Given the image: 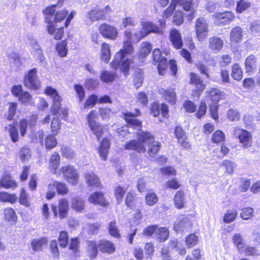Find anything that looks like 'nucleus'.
I'll list each match as a JSON object with an SVG mask.
<instances>
[{
  "mask_svg": "<svg viewBox=\"0 0 260 260\" xmlns=\"http://www.w3.org/2000/svg\"><path fill=\"white\" fill-rule=\"evenodd\" d=\"M137 140H133L125 144V148L127 150H134L138 152H146L145 146H149L148 153L153 156L160 149L159 142L154 140V137L149 132H142L137 134Z\"/></svg>",
  "mask_w": 260,
  "mask_h": 260,
  "instance_id": "1",
  "label": "nucleus"
},
{
  "mask_svg": "<svg viewBox=\"0 0 260 260\" xmlns=\"http://www.w3.org/2000/svg\"><path fill=\"white\" fill-rule=\"evenodd\" d=\"M134 48L131 42L129 40L125 41L123 43V49L117 52L115 56L112 63V67L115 69L120 68L124 75H126L132 63V60L126 57V55L132 54Z\"/></svg>",
  "mask_w": 260,
  "mask_h": 260,
  "instance_id": "2",
  "label": "nucleus"
},
{
  "mask_svg": "<svg viewBox=\"0 0 260 260\" xmlns=\"http://www.w3.org/2000/svg\"><path fill=\"white\" fill-rule=\"evenodd\" d=\"M113 12V10L109 5H106L103 9L95 7L87 12L86 15V23L91 24L95 21L106 20Z\"/></svg>",
  "mask_w": 260,
  "mask_h": 260,
  "instance_id": "3",
  "label": "nucleus"
},
{
  "mask_svg": "<svg viewBox=\"0 0 260 260\" xmlns=\"http://www.w3.org/2000/svg\"><path fill=\"white\" fill-rule=\"evenodd\" d=\"M195 31L197 40L203 42L206 40L208 36V23L207 20L203 17H199L196 21Z\"/></svg>",
  "mask_w": 260,
  "mask_h": 260,
  "instance_id": "4",
  "label": "nucleus"
},
{
  "mask_svg": "<svg viewBox=\"0 0 260 260\" xmlns=\"http://www.w3.org/2000/svg\"><path fill=\"white\" fill-rule=\"evenodd\" d=\"M142 30L139 32L134 34L139 41L141 39L148 36L150 33L162 34V30L152 22L147 21L142 22Z\"/></svg>",
  "mask_w": 260,
  "mask_h": 260,
  "instance_id": "5",
  "label": "nucleus"
},
{
  "mask_svg": "<svg viewBox=\"0 0 260 260\" xmlns=\"http://www.w3.org/2000/svg\"><path fill=\"white\" fill-rule=\"evenodd\" d=\"M37 70L34 68L30 70L25 75L24 79V85L28 88L38 89L40 87V81L37 76Z\"/></svg>",
  "mask_w": 260,
  "mask_h": 260,
  "instance_id": "6",
  "label": "nucleus"
},
{
  "mask_svg": "<svg viewBox=\"0 0 260 260\" xmlns=\"http://www.w3.org/2000/svg\"><path fill=\"white\" fill-rule=\"evenodd\" d=\"M235 15L231 11L215 13L212 15L214 23L217 25L229 24L235 18Z\"/></svg>",
  "mask_w": 260,
  "mask_h": 260,
  "instance_id": "7",
  "label": "nucleus"
},
{
  "mask_svg": "<svg viewBox=\"0 0 260 260\" xmlns=\"http://www.w3.org/2000/svg\"><path fill=\"white\" fill-rule=\"evenodd\" d=\"M235 137L239 138L240 142L242 144L243 147L246 148L250 147L252 143V137L247 131L236 127L233 131Z\"/></svg>",
  "mask_w": 260,
  "mask_h": 260,
  "instance_id": "8",
  "label": "nucleus"
},
{
  "mask_svg": "<svg viewBox=\"0 0 260 260\" xmlns=\"http://www.w3.org/2000/svg\"><path fill=\"white\" fill-rule=\"evenodd\" d=\"M99 32L104 38L112 40H116L118 35V31L116 27L107 23L100 25Z\"/></svg>",
  "mask_w": 260,
  "mask_h": 260,
  "instance_id": "9",
  "label": "nucleus"
},
{
  "mask_svg": "<svg viewBox=\"0 0 260 260\" xmlns=\"http://www.w3.org/2000/svg\"><path fill=\"white\" fill-rule=\"evenodd\" d=\"M61 171L68 182L73 185H76L79 181V175L76 169L72 166L62 167Z\"/></svg>",
  "mask_w": 260,
  "mask_h": 260,
  "instance_id": "10",
  "label": "nucleus"
},
{
  "mask_svg": "<svg viewBox=\"0 0 260 260\" xmlns=\"http://www.w3.org/2000/svg\"><path fill=\"white\" fill-rule=\"evenodd\" d=\"M124 119L129 126L139 129L141 127V122L135 117L140 115L138 109H136L135 112H126L123 114Z\"/></svg>",
  "mask_w": 260,
  "mask_h": 260,
  "instance_id": "11",
  "label": "nucleus"
},
{
  "mask_svg": "<svg viewBox=\"0 0 260 260\" xmlns=\"http://www.w3.org/2000/svg\"><path fill=\"white\" fill-rule=\"evenodd\" d=\"M191 227L190 220L187 217L178 218L174 223V229L177 232L187 231Z\"/></svg>",
  "mask_w": 260,
  "mask_h": 260,
  "instance_id": "12",
  "label": "nucleus"
},
{
  "mask_svg": "<svg viewBox=\"0 0 260 260\" xmlns=\"http://www.w3.org/2000/svg\"><path fill=\"white\" fill-rule=\"evenodd\" d=\"M173 3L176 5H178L184 11H189V19L191 20L193 19L194 15V10L193 9L192 0H173Z\"/></svg>",
  "mask_w": 260,
  "mask_h": 260,
  "instance_id": "13",
  "label": "nucleus"
},
{
  "mask_svg": "<svg viewBox=\"0 0 260 260\" xmlns=\"http://www.w3.org/2000/svg\"><path fill=\"white\" fill-rule=\"evenodd\" d=\"M85 179L88 186L91 188H100L101 181L99 177L92 171L85 173Z\"/></svg>",
  "mask_w": 260,
  "mask_h": 260,
  "instance_id": "14",
  "label": "nucleus"
},
{
  "mask_svg": "<svg viewBox=\"0 0 260 260\" xmlns=\"http://www.w3.org/2000/svg\"><path fill=\"white\" fill-rule=\"evenodd\" d=\"M169 38L173 46L176 49H179L183 46V42L180 33L175 28L170 30Z\"/></svg>",
  "mask_w": 260,
  "mask_h": 260,
  "instance_id": "15",
  "label": "nucleus"
},
{
  "mask_svg": "<svg viewBox=\"0 0 260 260\" xmlns=\"http://www.w3.org/2000/svg\"><path fill=\"white\" fill-rule=\"evenodd\" d=\"M190 84L196 87L198 94L200 95L205 88V85L203 83V80L199 75L193 73L190 74Z\"/></svg>",
  "mask_w": 260,
  "mask_h": 260,
  "instance_id": "16",
  "label": "nucleus"
},
{
  "mask_svg": "<svg viewBox=\"0 0 260 260\" xmlns=\"http://www.w3.org/2000/svg\"><path fill=\"white\" fill-rule=\"evenodd\" d=\"M175 135L178 139V143L184 148L189 147V144L186 141L187 138L182 128L180 126L176 127L174 131Z\"/></svg>",
  "mask_w": 260,
  "mask_h": 260,
  "instance_id": "17",
  "label": "nucleus"
},
{
  "mask_svg": "<svg viewBox=\"0 0 260 260\" xmlns=\"http://www.w3.org/2000/svg\"><path fill=\"white\" fill-rule=\"evenodd\" d=\"M257 58L254 55L248 56L245 60V66L246 73L252 75L256 68Z\"/></svg>",
  "mask_w": 260,
  "mask_h": 260,
  "instance_id": "18",
  "label": "nucleus"
},
{
  "mask_svg": "<svg viewBox=\"0 0 260 260\" xmlns=\"http://www.w3.org/2000/svg\"><path fill=\"white\" fill-rule=\"evenodd\" d=\"M159 92L167 101L172 104H175L176 95L174 89L169 88L165 89L164 88H160L159 89Z\"/></svg>",
  "mask_w": 260,
  "mask_h": 260,
  "instance_id": "19",
  "label": "nucleus"
},
{
  "mask_svg": "<svg viewBox=\"0 0 260 260\" xmlns=\"http://www.w3.org/2000/svg\"><path fill=\"white\" fill-rule=\"evenodd\" d=\"M88 201L90 203L95 205L99 204L103 206H106L108 205L103 194L101 192H95L91 194L88 198Z\"/></svg>",
  "mask_w": 260,
  "mask_h": 260,
  "instance_id": "20",
  "label": "nucleus"
},
{
  "mask_svg": "<svg viewBox=\"0 0 260 260\" xmlns=\"http://www.w3.org/2000/svg\"><path fill=\"white\" fill-rule=\"evenodd\" d=\"M99 248L104 253H113L115 250L114 244L109 241L101 240L99 244Z\"/></svg>",
  "mask_w": 260,
  "mask_h": 260,
  "instance_id": "21",
  "label": "nucleus"
},
{
  "mask_svg": "<svg viewBox=\"0 0 260 260\" xmlns=\"http://www.w3.org/2000/svg\"><path fill=\"white\" fill-rule=\"evenodd\" d=\"M209 48L214 51H219L223 45V41L215 36L211 37L209 39Z\"/></svg>",
  "mask_w": 260,
  "mask_h": 260,
  "instance_id": "22",
  "label": "nucleus"
},
{
  "mask_svg": "<svg viewBox=\"0 0 260 260\" xmlns=\"http://www.w3.org/2000/svg\"><path fill=\"white\" fill-rule=\"evenodd\" d=\"M60 163V156L56 152H54L50 156L49 161V166L52 174L57 173V169Z\"/></svg>",
  "mask_w": 260,
  "mask_h": 260,
  "instance_id": "23",
  "label": "nucleus"
},
{
  "mask_svg": "<svg viewBox=\"0 0 260 260\" xmlns=\"http://www.w3.org/2000/svg\"><path fill=\"white\" fill-rule=\"evenodd\" d=\"M0 186L6 189H14L17 186V184L10 175L4 174L0 181Z\"/></svg>",
  "mask_w": 260,
  "mask_h": 260,
  "instance_id": "24",
  "label": "nucleus"
},
{
  "mask_svg": "<svg viewBox=\"0 0 260 260\" xmlns=\"http://www.w3.org/2000/svg\"><path fill=\"white\" fill-rule=\"evenodd\" d=\"M71 207L76 212L82 213L85 208V201L78 197L73 198L71 203Z\"/></svg>",
  "mask_w": 260,
  "mask_h": 260,
  "instance_id": "25",
  "label": "nucleus"
},
{
  "mask_svg": "<svg viewBox=\"0 0 260 260\" xmlns=\"http://www.w3.org/2000/svg\"><path fill=\"white\" fill-rule=\"evenodd\" d=\"M110 141L108 139H104L101 142L99 148L100 156L103 160L107 159V155L110 148Z\"/></svg>",
  "mask_w": 260,
  "mask_h": 260,
  "instance_id": "26",
  "label": "nucleus"
},
{
  "mask_svg": "<svg viewBox=\"0 0 260 260\" xmlns=\"http://www.w3.org/2000/svg\"><path fill=\"white\" fill-rule=\"evenodd\" d=\"M47 244V239L46 238L34 239L31 243V247L34 251H40L43 247Z\"/></svg>",
  "mask_w": 260,
  "mask_h": 260,
  "instance_id": "27",
  "label": "nucleus"
},
{
  "mask_svg": "<svg viewBox=\"0 0 260 260\" xmlns=\"http://www.w3.org/2000/svg\"><path fill=\"white\" fill-rule=\"evenodd\" d=\"M243 30L239 26L233 28L230 34V39L232 42H239L242 40Z\"/></svg>",
  "mask_w": 260,
  "mask_h": 260,
  "instance_id": "28",
  "label": "nucleus"
},
{
  "mask_svg": "<svg viewBox=\"0 0 260 260\" xmlns=\"http://www.w3.org/2000/svg\"><path fill=\"white\" fill-rule=\"evenodd\" d=\"M101 57L102 60L108 62L111 58V51L109 44L104 43L102 45Z\"/></svg>",
  "mask_w": 260,
  "mask_h": 260,
  "instance_id": "29",
  "label": "nucleus"
},
{
  "mask_svg": "<svg viewBox=\"0 0 260 260\" xmlns=\"http://www.w3.org/2000/svg\"><path fill=\"white\" fill-rule=\"evenodd\" d=\"M174 204L178 209H182L184 205V193L183 191L179 190L176 193L174 199Z\"/></svg>",
  "mask_w": 260,
  "mask_h": 260,
  "instance_id": "30",
  "label": "nucleus"
},
{
  "mask_svg": "<svg viewBox=\"0 0 260 260\" xmlns=\"http://www.w3.org/2000/svg\"><path fill=\"white\" fill-rule=\"evenodd\" d=\"M58 209L60 218H65L67 215L68 211L69 210V203L68 201L64 199L60 200L59 202Z\"/></svg>",
  "mask_w": 260,
  "mask_h": 260,
  "instance_id": "31",
  "label": "nucleus"
},
{
  "mask_svg": "<svg viewBox=\"0 0 260 260\" xmlns=\"http://www.w3.org/2000/svg\"><path fill=\"white\" fill-rule=\"evenodd\" d=\"M231 76L236 80L240 81L242 79L243 72L239 64L235 63L233 65Z\"/></svg>",
  "mask_w": 260,
  "mask_h": 260,
  "instance_id": "32",
  "label": "nucleus"
},
{
  "mask_svg": "<svg viewBox=\"0 0 260 260\" xmlns=\"http://www.w3.org/2000/svg\"><path fill=\"white\" fill-rule=\"evenodd\" d=\"M17 200V196L14 194L9 193L7 192H0V202L15 203Z\"/></svg>",
  "mask_w": 260,
  "mask_h": 260,
  "instance_id": "33",
  "label": "nucleus"
},
{
  "mask_svg": "<svg viewBox=\"0 0 260 260\" xmlns=\"http://www.w3.org/2000/svg\"><path fill=\"white\" fill-rule=\"evenodd\" d=\"M47 31L48 33L54 36L55 40H60L63 35V29L62 27L55 29L52 25L48 26Z\"/></svg>",
  "mask_w": 260,
  "mask_h": 260,
  "instance_id": "34",
  "label": "nucleus"
},
{
  "mask_svg": "<svg viewBox=\"0 0 260 260\" xmlns=\"http://www.w3.org/2000/svg\"><path fill=\"white\" fill-rule=\"evenodd\" d=\"M169 232L166 228H159L157 227L156 231L155 238L158 239L160 241L164 242L169 237Z\"/></svg>",
  "mask_w": 260,
  "mask_h": 260,
  "instance_id": "35",
  "label": "nucleus"
},
{
  "mask_svg": "<svg viewBox=\"0 0 260 260\" xmlns=\"http://www.w3.org/2000/svg\"><path fill=\"white\" fill-rule=\"evenodd\" d=\"M151 50L152 47L150 43L146 42L142 43L139 52L140 56L142 58L145 57L149 54Z\"/></svg>",
  "mask_w": 260,
  "mask_h": 260,
  "instance_id": "36",
  "label": "nucleus"
},
{
  "mask_svg": "<svg viewBox=\"0 0 260 260\" xmlns=\"http://www.w3.org/2000/svg\"><path fill=\"white\" fill-rule=\"evenodd\" d=\"M115 77V73L108 71H103L101 73L100 78L104 82L109 83L113 82Z\"/></svg>",
  "mask_w": 260,
  "mask_h": 260,
  "instance_id": "37",
  "label": "nucleus"
},
{
  "mask_svg": "<svg viewBox=\"0 0 260 260\" xmlns=\"http://www.w3.org/2000/svg\"><path fill=\"white\" fill-rule=\"evenodd\" d=\"M238 215V212L236 210H229L223 216V221L229 223L234 221Z\"/></svg>",
  "mask_w": 260,
  "mask_h": 260,
  "instance_id": "38",
  "label": "nucleus"
},
{
  "mask_svg": "<svg viewBox=\"0 0 260 260\" xmlns=\"http://www.w3.org/2000/svg\"><path fill=\"white\" fill-rule=\"evenodd\" d=\"M5 220L9 222H15L17 220V216L14 210L11 208H6L4 210Z\"/></svg>",
  "mask_w": 260,
  "mask_h": 260,
  "instance_id": "39",
  "label": "nucleus"
},
{
  "mask_svg": "<svg viewBox=\"0 0 260 260\" xmlns=\"http://www.w3.org/2000/svg\"><path fill=\"white\" fill-rule=\"evenodd\" d=\"M52 184L54 188L56 189L58 194L64 195L68 193L69 190L66 184L58 181H55Z\"/></svg>",
  "mask_w": 260,
  "mask_h": 260,
  "instance_id": "40",
  "label": "nucleus"
},
{
  "mask_svg": "<svg viewBox=\"0 0 260 260\" xmlns=\"http://www.w3.org/2000/svg\"><path fill=\"white\" fill-rule=\"evenodd\" d=\"M251 6V3L245 0H240L237 5L236 11L238 13H241L248 9Z\"/></svg>",
  "mask_w": 260,
  "mask_h": 260,
  "instance_id": "41",
  "label": "nucleus"
},
{
  "mask_svg": "<svg viewBox=\"0 0 260 260\" xmlns=\"http://www.w3.org/2000/svg\"><path fill=\"white\" fill-rule=\"evenodd\" d=\"M52 99L53 103L51 107V111L53 114H56L58 112V110L60 108L61 99L58 94Z\"/></svg>",
  "mask_w": 260,
  "mask_h": 260,
  "instance_id": "42",
  "label": "nucleus"
},
{
  "mask_svg": "<svg viewBox=\"0 0 260 260\" xmlns=\"http://www.w3.org/2000/svg\"><path fill=\"white\" fill-rule=\"evenodd\" d=\"M45 146L47 149H52L57 145V140L51 135H48L45 139Z\"/></svg>",
  "mask_w": 260,
  "mask_h": 260,
  "instance_id": "43",
  "label": "nucleus"
},
{
  "mask_svg": "<svg viewBox=\"0 0 260 260\" xmlns=\"http://www.w3.org/2000/svg\"><path fill=\"white\" fill-rule=\"evenodd\" d=\"M209 95L210 96L211 100L213 103L217 102L220 99L221 97V92L217 88H213L208 92Z\"/></svg>",
  "mask_w": 260,
  "mask_h": 260,
  "instance_id": "44",
  "label": "nucleus"
},
{
  "mask_svg": "<svg viewBox=\"0 0 260 260\" xmlns=\"http://www.w3.org/2000/svg\"><path fill=\"white\" fill-rule=\"evenodd\" d=\"M145 201L147 205L153 206L158 201V197L154 192H148L145 197Z\"/></svg>",
  "mask_w": 260,
  "mask_h": 260,
  "instance_id": "45",
  "label": "nucleus"
},
{
  "mask_svg": "<svg viewBox=\"0 0 260 260\" xmlns=\"http://www.w3.org/2000/svg\"><path fill=\"white\" fill-rule=\"evenodd\" d=\"M198 241V237L194 234H191L187 236L185 242L187 248H190L197 244Z\"/></svg>",
  "mask_w": 260,
  "mask_h": 260,
  "instance_id": "46",
  "label": "nucleus"
},
{
  "mask_svg": "<svg viewBox=\"0 0 260 260\" xmlns=\"http://www.w3.org/2000/svg\"><path fill=\"white\" fill-rule=\"evenodd\" d=\"M227 117L231 121H238L240 118V114L237 110L231 109L228 112Z\"/></svg>",
  "mask_w": 260,
  "mask_h": 260,
  "instance_id": "47",
  "label": "nucleus"
},
{
  "mask_svg": "<svg viewBox=\"0 0 260 260\" xmlns=\"http://www.w3.org/2000/svg\"><path fill=\"white\" fill-rule=\"evenodd\" d=\"M234 243L236 245L239 250L242 249L244 248V243L242 235L240 234H236L233 238Z\"/></svg>",
  "mask_w": 260,
  "mask_h": 260,
  "instance_id": "48",
  "label": "nucleus"
},
{
  "mask_svg": "<svg viewBox=\"0 0 260 260\" xmlns=\"http://www.w3.org/2000/svg\"><path fill=\"white\" fill-rule=\"evenodd\" d=\"M89 127L94 134L96 136L98 139L99 140L104 131L103 127L97 123H95V124H93Z\"/></svg>",
  "mask_w": 260,
  "mask_h": 260,
  "instance_id": "49",
  "label": "nucleus"
},
{
  "mask_svg": "<svg viewBox=\"0 0 260 260\" xmlns=\"http://www.w3.org/2000/svg\"><path fill=\"white\" fill-rule=\"evenodd\" d=\"M88 250L90 257L94 258L98 254L97 245L94 241H90L88 242Z\"/></svg>",
  "mask_w": 260,
  "mask_h": 260,
  "instance_id": "50",
  "label": "nucleus"
},
{
  "mask_svg": "<svg viewBox=\"0 0 260 260\" xmlns=\"http://www.w3.org/2000/svg\"><path fill=\"white\" fill-rule=\"evenodd\" d=\"M180 186L179 181L176 178H173L168 180L165 184V187L166 188H171L173 189H177Z\"/></svg>",
  "mask_w": 260,
  "mask_h": 260,
  "instance_id": "51",
  "label": "nucleus"
},
{
  "mask_svg": "<svg viewBox=\"0 0 260 260\" xmlns=\"http://www.w3.org/2000/svg\"><path fill=\"white\" fill-rule=\"evenodd\" d=\"M125 192V190L120 186H117L115 188L114 194L118 204H119L122 202Z\"/></svg>",
  "mask_w": 260,
  "mask_h": 260,
  "instance_id": "52",
  "label": "nucleus"
},
{
  "mask_svg": "<svg viewBox=\"0 0 260 260\" xmlns=\"http://www.w3.org/2000/svg\"><path fill=\"white\" fill-rule=\"evenodd\" d=\"M59 245L62 248H64L67 246L68 243V235L66 232H61L58 238Z\"/></svg>",
  "mask_w": 260,
  "mask_h": 260,
  "instance_id": "53",
  "label": "nucleus"
},
{
  "mask_svg": "<svg viewBox=\"0 0 260 260\" xmlns=\"http://www.w3.org/2000/svg\"><path fill=\"white\" fill-rule=\"evenodd\" d=\"M224 133L221 131H216L213 135L212 140L215 143H219L224 140Z\"/></svg>",
  "mask_w": 260,
  "mask_h": 260,
  "instance_id": "54",
  "label": "nucleus"
},
{
  "mask_svg": "<svg viewBox=\"0 0 260 260\" xmlns=\"http://www.w3.org/2000/svg\"><path fill=\"white\" fill-rule=\"evenodd\" d=\"M109 232L110 234L116 238H118L120 236L118 230L116 226L115 221H112L109 224Z\"/></svg>",
  "mask_w": 260,
  "mask_h": 260,
  "instance_id": "55",
  "label": "nucleus"
},
{
  "mask_svg": "<svg viewBox=\"0 0 260 260\" xmlns=\"http://www.w3.org/2000/svg\"><path fill=\"white\" fill-rule=\"evenodd\" d=\"M253 214V209L252 208H245L242 210V212L240 214V216L244 220H248L250 219Z\"/></svg>",
  "mask_w": 260,
  "mask_h": 260,
  "instance_id": "56",
  "label": "nucleus"
},
{
  "mask_svg": "<svg viewBox=\"0 0 260 260\" xmlns=\"http://www.w3.org/2000/svg\"><path fill=\"white\" fill-rule=\"evenodd\" d=\"M16 109L17 103L15 102L10 103L8 111V115H7V118L8 120H11L13 119L14 115L15 114Z\"/></svg>",
  "mask_w": 260,
  "mask_h": 260,
  "instance_id": "57",
  "label": "nucleus"
},
{
  "mask_svg": "<svg viewBox=\"0 0 260 260\" xmlns=\"http://www.w3.org/2000/svg\"><path fill=\"white\" fill-rule=\"evenodd\" d=\"M19 155L21 160L25 161L30 158V150L27 147H23L20 150Z\"/></svg>",
  "mask_w": 260,
  "mask_h": 260,
  "instance_id": "58",
  "label": "nucleus"
},
{
  "mask_svg": "<svg viewBox=\"0 0 260 260\" xmlns=\"http://www.w3.org/2000/svg\"><path fill=\"white\" fill-rule=\"evenodd\" d=\"M98 98L96 95L92 94L90 95L88 99L86 101L84 104V108H88L93 107L98 102Z\"/></svg>",
  "mask_w": 260,
  "mask_h": 260,
  "instance_id": "59",
  "label": "nucleus"
},
{
  "mask_svg": "<svg viewBox=\"0 0 260 260\" xmlns=\"http://www.w3.org/2000/svg\"><path fill=\"white\" fill-rule=\"evenodd\" d=\"M7 128L12 141L14 142H17L18 139V135L16 128L13 125H9Z\"/></svg>",
  "mask_w": 260,
  "mask_h": 260,
  "instance_id": "60",
  "label": "nucleus"
},
{
  "mask_svg": "<svg viewBox=\"0 0 260 260\" xmlns=\"http://www.w3.org/2000/svg\"><path fill=\"white\" fill-rule=\"evenodd\" d=\"M51 128L53 135H55L58 133V131L60 128V123L58 118H54L53 119L51 124Z\"/></svg>",
  "mask_w": 260,
  "mask_h": 260,
  "instance_id": "61",
  "label": "nucleus"
},
{
  "mask_svg": "<svg viewBox=\"0 0 260 260\" xmlns=\"http://www.w3.org/2000/svg\"><path fill=\"white\" fill-rule=\"evenodd\" d=\"M56 50L60 56L64 57L66 56L67 49L66 44L64 42H61L57 45Z\"/></svg>",
  "mask_w": 260,
  "mask_h": 260,
  "instance_id": "62",
  "label": "nucleus"
},
{
  "mask_svg": "<svg viewBox=\"0 0 260 260\" xmlns=\"http://www.w3.org/2000/svg\"><path fill=\"white\" fill-rule=\"evenodd\" d=\"M157 62L158 63L157 68L159 74L160 75H164L168 66L167 59L165 58H163Z\"/></svg>",
  "mask_w": 260,
  "mask_h": 260,
  "instance_id": "63",
  "label": "nucleus"
},
{
  "mask_svg": "<svg viewBox=\"0 0 260 260\" xmlns=\"http://www.w3.org/2000/svg\"><path fill=\"white\" fill-rule=\"evenodd\" d=\"M19 201L21 205L26 207H28L29 206L28 197L24 189H22L21 190L20 196L19 198Z\"/></svg>",
  "mask_w": 260,
  "mask_h": 260,
  "instance_id": "64",
  "label": "nucleus"
}]
</instances>
